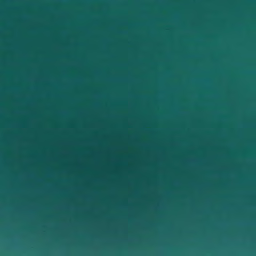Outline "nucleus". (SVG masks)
Instances as JSON below:
<instances>
[{
    "mask_svg": "<svg viewBox=\"0 0 256 256\" xmlns=\"http://www.w3.org/2000/svg\"><path fill=\"white\" fill-rule=\"evenodd\" d=\"M2 0H1V2ZM1 28H2V22L1 21ZM2 40V36H1V40ZM2 62V54H1V62ZM2 73V70H1V74ZM2 90V85L1 84V90ZM2 106V102H1V107ZM2 118V114H1V119ZM1 124H2L1 123Z\"/></svg>",
    "mask_w": 256,
    "mask_h": 256,
    "instance_id": "f257e3e1",
    "label": "nucleus"
}]
</instances>
